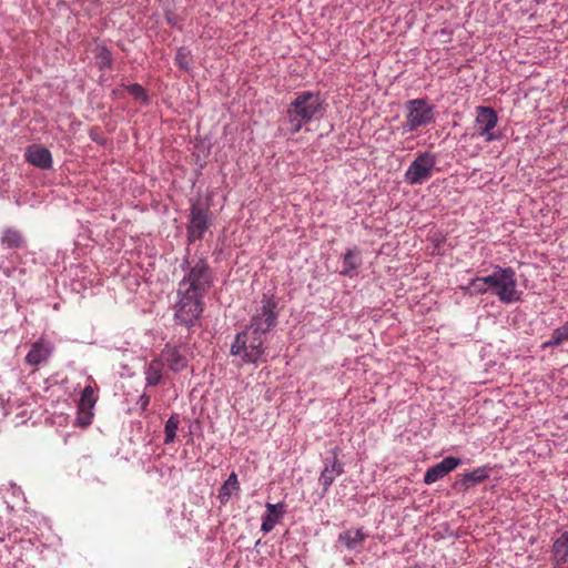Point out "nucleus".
<instances>
[{
    "instance_id": "obj_1",
    "label": "nucleus",
    "mask_w": 568,
    "mask_h": 568,
    "mask_svg": "<svg viewBox=\"0 0 568 568\" xmlns=\"http://www.w3.org/2000/svg\"><path fill=\"white\" fill-rule=\"evenodd\" d=\"M323 104L324 101L318 92L296 93L284 113L283 124L286 126V133L294 135L303 125L320 119L324 110Z\"/></svg>"
},
{
    "instance_id": "obj_2",
    "label": "nucleus",
    "mask_w": 568,
    "mask_h": 568,
    "mask_svg": "<svg viewBox=\"0 0 568 568\" xmlns=\"http://www.w3.org/2000/svg\"><path fill=\"white\" fill-rule=\"evenodd\" d=\"M185 274L179 282L178 293H192L205 296L213 284V273L209 263L203 258L183 263Z\"/></svg>"
},
{
    "instance_id": "obj_3",
    "label": "nucleus",
    "mask_w": 568,
    "mask_h": 568,
    "mask_svg": "<svg viewBox=\"0 0 568 568\" xmlns=\"http://www.w3.org/2000/svg\"><path fill=\"white\" fill-rule=\"evenodd\" d=\"M265 337H262L250 329L236 334L231 345V355L240 357L243 364L265 363Z\"/></svg>"
},
{
    "instance_id": "obj_4",
    "label": "nucleus",
    "mask_w": 568,
    "mask_h": 568,
    "mask_svg": "<svg viewBox=\"0 0 568 568\" xmlns=\"http://www.w3.org/2000/svg\"><path fill=\"white\" fill-rule=\"evenodd\" d=\"M490 291L505 304L518 302L521 292L517 290L516 273L511 267L496 265L491 273Z\"/></svg>"
},
{
    "instance_id": "obj_5",
    "label": "nucleus",
    "mask_w": 568,
    "mask_h": 568,
    "mask_svg": "<svg viewBox=\"0 0 568 568\" xmlns=\"http://www.w3.org/2000/svg\"><path fill=\"white\" fill-rule=\"evenodd\" d=\"M277 302L275 297L264 294L246 329L265 337L266 333L277 324Z\"/></svg>"
},
{
    "instance_id": "obj_6",
    "label": "nucleus",
    "mask_w": 568,
    "mask_h": 568,
    "mask_svg": "<svg viewBox=\"0 0 568 568\" xmlns=\"http://www.w3.org/2000/svg\"><path fill=\"white\" fill-rule=\"evenodd\" d=\"M405 109L407 113L405 115V122L403 123L404 132H413L435 121L434 108L424 99L407 101Z\"/></svg>"
},
{
    "instance_id": "obj_7",
    "label": "nucleus",
    "mask_w": 568,
    "mask_h": 568,
    "mask_svg": "<svg viewBox=\"0 0 568 568\" xmlns=\"http://www.w3.org/2000/svg\"><path fill=\"white\" fill-rule=\"evenodd\" d=\"M179 301L176 304L175 320L179 324L185 326L194 325L195 321L203 312L204 296L197 294L178 293Z\"/></svg>"
},
{
    "instance_id": "obj_8",
    "label": "nucleus",
    "mask_w": 568,
    "mask_h": 568,
    "mask_svg": "<svg viewBox=\"0 0 568 568\" xmlns=\"http://www.w3.org/2000/svg\"><path fill=\"white\" fill-rule=\"evenodd\" d=\"M436 162V154L427 151L419 153L406 170L405 181L410 185L425 183L432 178Z\"/></svg>"
},
{
    "instance_id": "obj_9",
    "label": "nucleus",
    "mask_w": 568,
    "mask_h": 568,
    "mask_svg": "<svg viewBox=\"0 0 568 568\" xmlns=\"http://www.w3.org/2000/svg\"><path fill=\"white\" fill-rule=\"evenodd\" d=\"M498 123V114L490 106H477L474 124V135L484 138L486 142L499 140L500 135L494 129Z\"/></svg>"
},
{
    "instance_id": "obj_10",
    "label": "nucleus",
    "mask_w": 568,
    "mask_h": 568,
    "mask_svg": "<svg viewBox=\"0 0 568 568\" xmlns=\"http://www.w3.org/2000/svg\"><path fill=\"white\" fill-rule=\"evenodd\" d=\"M209 225V209L193 204L191 207L190 224L187 226L189 241L194 242L201 240Z\"/></svg>"
},
{
    "instance_id": "obj_11",
    "label": "nucleus",
    "mask_w": 568,
    "mask_h": 568,
    "mask_svg": "<svg viewBox=\"0 0 568 568\" xmlns=\"http://www.w3.org/2000/svg\"><path fill=\"white\" fill-rule=\"evenodd\" d=\"M161 361L168 368L174 373L182 372L187 367L189 361L186 349L181 345L166 344L159 355Z\"/></svg>"
},
{
    "instance_id": "obj_12",
    "label": "nucleus",
    "mask_w": 568,
    "mask_h": 568,
    "mask_svg": "<svg viewBox=\"0 0 568 568\" xmlns=\"http://www.w3.org/2000/svg\"><path fill=\"white\" fill-rule=\"evenodd\" d=\"M462 460L457 457H445L440 463L427 469L424 476V483L427 485L434 484L445 477L460 465Z\"/></svg>"
},
{
    "instance_id": "obj_13",
    "label": "nucleus",
    "mask_w": 568,
    "mask_h": 568,
    "mask_svg": "<svg viewBox=\"0 0 568 568\" xmlns=\"http://www.w3.org/2000/svg\"><path fill=\"white\" fill-rule=\"evenodd\" d=\"M552 568H568V531L554 538L551 546Z\"/></svg>"
},
{
    "instance_id": "obj_14",
    "label": "nucleus",
    "mask_w": 568,
    "mask_h": 568,
    "mask_svg": "<svg viewBox=\"0 0 568 568\" xmlns=\"http://www.w3.org/2000/svg\"><path fill=\"white\" fill-rule=\"evenodd\" d=\"M24 158L28 163L41 170H48L52 166V155L49 149L32 144L26 149Z\"/></svg>"
},
{
    "instance_id": "obj_15",
    "label": "nucleus",
    "mask_w": 568,
    "mask_h": 568,
    "mask_svg": "<svg viewBox=\"0 0 568 568\" xmlns=\"http://www.w3.org/2000/svg\"><path fill=\"white\" fill-rule=\"evenodd\" d=\"M52 353V346L50 343L39 339L32 344L31 349L26 356L27 364L31 366H39L48 362Z\"/></svg>"
},
{
    "instance_id": "obj_16",
    "label": "nucleus",
    "mask_w": 568,
    "mask_h": 568,
    "mask_svg": "<svg viewBox=\"0 0 568 568\" xmlns=\"http://www.w3.org/2000/svg\"><path fill=\"white\" fill-rule=\"evenodd\" d=\"M488 477L485 468H477L471 473H467L462 477L457 478L454 487L462 491H467L475 485L484 481Z\"/></svg>"
},
{
    "instance_id": "obj_17",
    "label": "nucleus",
    "mask_w": 568,
    "mask_h": 568,
    "mask_svg": "<svg viewBox=\"0 0 568 568\" xmlns=\"http://www.w3.org/2000/svg\"><path fill=\"white\" fill-rule=\"evenodd\" d=\"M343 465L338 462L337 457L334 456L331 465H326L320 476V484L322 485L324 493L328 490L335 478L343 474Z\"/></svg>"
},
{
    "instance_id": "obj_18",
    "label": "nucleus",
    "mask_w": 568,
    "mask_h": 568,
    "mask_svg": "<svg viewBox=\"0 0 568 568\" xmlns=\"http://www.w3.org/2000/svg\"><path fill=\"white\" fill-rule=\"evenodd\" d=\"M266 514L263 516V521L261 526V530L264 534L270 532L277 521L280 520L281 516L283 515V504H266Z\"/></svg>"
},
{
    "instance_id": "obj_19",
    "label": "nucleus",
    "mask_w": 568,
    "mask_h": 568,
    "mask_svg": "<svg viewBox=\"0 0 568 568\" xmlns=\"http://www.w3.org/2000/svg\"><path fill=\"white\" fill-rule=\"evenodd\" d=\"M366 537L367 536L364 534L362 528L348 529L339 534L338 541L342 542L347 549H356L362 547Z\"/></svg>"
},
{
    "instance_id": "obj_20",
    "label": "nucleus",
    "mask_w": 568,
    "mask_h": 568,
    "mask_svg": "<svg viewBox=\"0 0 568 568\" xmlns=\"http://www.w3.org/2000/svg\"><path fill=\"white\" fill-rule=\"evenodd\" d=\"M361 264V251L357 247L349 248L343 256V270L341 271V274L352 276Z\"/></svg>"
},
{
    "instance_id": "obj_21",
    "label": "nucleus",
    "mask_w": 568,
    "mask_h": 568,
    "mask_svg": "<svg viewBox=\"0 0 568 568\" xmlns=\"http://www.w3.org/2000/svg\"><path fill=\"white\" fill-rule=\"evenodd\" d=\"M164 364L160 357L152 359L145 369V381L148 386H156L162 379Z\"/></svg>"
},
{
    "instance_id": "obj_22",
    "label": "nucleus",
    "mask_w": 568,
    "mask_h": 568,
    "mask_svg": "<svg viewBox=\"0 0 568 568\" xmlns=\"http://www.w3.org/2000/svg\"><path fill=\"white\" fill-rule=\"evenodd\" d=\"M1 244L7 248H20L24 245V239L18 230L8 227L2 232Z\"/></svg>"
},
{
    "instance_id": "obj_23",
    "label": "nucleus",
    "mask_w": 568,
    "mask_h": 568,
    "mask_svg": "<svg viewBox=\"0 0 568 568\" xmlns=\"http://www.w3.org/2000/svg\"><path fill=\"white\" fill-rule=\"evenodd\" d=\"M240 484L237 480V475L233 471L226 479V481L223 484V486L220 488L219 491V499L221 504H226L229 499L231 498V491L232 490H239Z\"/></svg>"
},
{
    "instance_id": "obj_24",
    "label": "nucleus",
    "mask_w": 568,
    "mask_h": 568,
    "mask_svg": "<svg viewBox=\"0 0 568 568\" xmlns=\"http://www.w3.org/2000/svg\"><path fill=\"white\" fill-rule=\"evenodd\" d=\"M565 342H568V322L561 327L556 328L552 332L550 339L542 344V347L547 348L551 346H559Z\"/></svg>"
},
{
    "instance_id": "obj_25",
    "label": "nucleus",
    "mask_w": 568,
    "mask_h": 568,
    "mask_svg": "<svg viewBox=\"0 0 568 568\" xmlns=\"http://www.w3.org/2000/svg\"><path fill=\"white\" fill-rule=\"evenodd\" d=\"M179 425H180V417L178 414H173L170 416V418L166 420L165 423V427H164V443L165 444H171L174 442L175 437H176V430L179 428Z\"/></svg>"
},
{
    "instance_id": "obj_26",
    "label": "nucleus",
    "mask_w": 568,
    "mask_h": 568,
    "mask_svg": "<svg viewBox=\"0 0 568 568\" xmlns=\"http://www.w3.org/2000/svg\"><path fill=\"white\" fill-rule=\"evenodd\" d=\"M97 400L98 396L95 395L94 388L91 385H88L82 390L78 406L83 407L84 409H93Z\"/></svg>"
},
{
    "instance_id": "obj_27",
    "label": "nucleus",
    "mask_w": 568,
    "mask_h": 568,
    "mask_svg": "<svg viewBox=\"0 0 568 568\" xmlns=\"http://www.w3.org/2000/svg\"><path fill=\"white\" fill-rule=\"evenodd\" d=\"M491 274L487 276L476 277L471 280L468 284V288L471 294H485L488 290H490Z\"/></svg>"
},
{
    "instance_id": "obj_28",
    "label": "nucleus",
    "mask_w": 568,
    "mask_h": 568,
    "mask_svg": "<svg viewBox=\"0 0 568 568\" xmlns=\"http://www.w3.org/2000/svg\"><path fill=\"white\" fill-rule=\"evenodd\" d=\"M93 416V409H84L83 407L78 406L75 424L82 428H85L92 423Z\"/></svg>"
},
{
    "instance_id": "obj_29",
    "label": "nucleus",
    "mask_w": 568,
    "mask_h": 568,
    "mask_svg": "<svg viewBox=\"0 0 568 568\" xmlns=\"http://www.w3.org/2000/svg\"><path fill=\"white\" fill-rule=\"evenodd\" d=\"M126 91L136 100L144 102L148 100L145 90L138 83L129 84Z\"/></svg>"
},
{
    "instance_id": "obj_30",
    "label": "nucleus",
    "mask_w": 568,
    "mask_h": 568,
    "mask_svg": "<svg viewBox=\"0 0 568 568\" xmlns=\"http://www.w3.org/2000/svg\"><path fill=\"white\" fill-rule=\"evenodd\" d=\"M189 51L184 48H180L175 54V63L183 70L189 69Z\"/></svg>"
},
{
    "instance_id": "obj_31",
    "label": "nucleus",
    "mask_w": 568,
    "mask_h": 568,
    "mask_svg": "<svg viewBox=\"0 0 568 568\" xmlns=\"http://www.w3.org/2000/svg\"><path fill=\"white\" fill-rule=\"evenodd\" d=\"M100 60V68H111L112 65V59L111 53L106 48H101L100 53L98 55Z\"/></svg>"
},
{
    "instance_id": "obj_32",
    "label": "nucleus",
    "mask_w": 568,
    "mask_h": 568,
    "mask_svg": "<svg viewBox=\"0 0 568 568\" xmlns=\"http://www.w3.org/2000/svg\"><path fill=\"white\" fill-rule=\"evenodd\" d=\"M140 403H141V407L143 409H145L148 407V405L150 404V396L149 395H145L143 394L141 397H140Z\"/></svg>"
}]
</instances>
